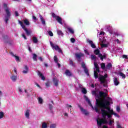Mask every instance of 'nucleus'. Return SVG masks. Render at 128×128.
<instances>
[{"instance_id": "72a5a7b5", "label": "nucleus", "mask_w": 128, "mask_h": 128, "mask_svg": "<svg viewBox=\"0 0 128 128\" xmlns=\"http://www.w3.org/2000/svg\"><path fill=\"white\" fill-rule=\"evenodd\" d=\"M94 76L95 78H98V73L96 71H94Z\"/></svg>"}, {"instance_id": "bb28decb", "label": "nucleus", "mask_w": 128, "mask_h": 128, "mask_svg": "<svg viewBox=\"0 0 128 128\" xmlns=\"http://www.w3.org/2000/svg\"><path fill=\"white\" fill-rule=\"evenodd\" d=\"M32 40L34 44H37L38 42V38H36V36L32 37Z\"/></svg>"}, {"instance_id": "c9c22d12", "label": "nucleus", "mask_w": 128, "mask_h": 128, "mask_svg": "<svg viewBox=\"0 0 128 128\" xmlns=\"http://www.w3.org/2000/svg\"><path fill=\"white\" fill-rule=\"evenodd\" d=\"M91 60H96V56L92 54Z\"/></svg>"}, {"instance_id": "39448f33", "label": "nucleus", "mask_w": 128, "mask_h": 128, "mask_svg": "<svg viewBox=\"0 0 128 128\" xmlns=\"http://www.w3.org/2000/svg\"><path fill=\"white\" fill-rule=\"evenodd\" d=\"M50 44L52 48L56 50H58V52L60 54H62V50L60 48V46H58V45L54 46V43H52V42H50Z\"/></svg>"}, {"instance_id": "864d4df0", "label": "nucleus", "mask_w": 128, "mask_h": 128, "mask_svg": "<svg viewBox=\"0 0 128 128\" xmlns=\"http://www.w3.org/2000/svg\"><path fill=\"white\" fill-rule=\"evenodd\" d=\"M113 114L115 116H117V118H120V115L118 114L116 112L113 113Z\"/></svg>"}, {"instance_id": "13d9d810", "label": "nucleus", "mask_w": 128, "mask_h": 128, "mask_svg": "<svg viewBox=\"0 0 128 128\" xmlns=\"http://www.w3.org/2000/svg\"><path fill=\"white\" fill-rule=\"evenodd\" d=\"M92 94H94L95 96H96V91H92Z\"/></svg>"}, {"instance_id": "0e129e2a", "label": "nucleus", "mask_w": 128, "mask_h": 128, "mask_svg": "<svg viewBox=\"0 0 128 128\" xmlns=\"http://www.w3.org/2000/svg\"><path fill=\"white\" fill-rule=\"evenodd\" d=\"M66 108H72V106L71 105H68V104H66Z\"/></svg>"}, {"instance_id": "20e7f679", "label": "nucleus", "mask_w": 128, "mask_h": 128, "mask_svg": "<svg viewBox=\"0 0 128 128\" xmlns=\"http://www.w3.org/2000/svg\"><path fill=\"white\" fill-rule=\"evenodd\" d=\"M18 23L21 26L22 28H23V30L26 32V36H30V34H32V32H30V30H28V28H26V26L24 24V22H22L20 20H18Z\"/></svg>"}, {"instance_id": "774afa93", "label": "nucleus", "mask_w": 128, "mask_h": 128, "mask_svg": "<svg viewBox=\"0 0 128 128\" xmlns=\"http://www.w3.org/2000/svg\"><path fill=\"white\" fill-rule=\"evenodd\" d=\"M103 128H108V126H106V125H104L103 126Z\"/></svg>"}, {"instance_id": "4c0bfd02", "label": "nucleus", "mask_w": 128, "mask_h": 128, "mask_svg": "<svg viewBox=\"0 0 128 128\" xmlns=\"http://www.w3.org/2000/svg\"><path fill=\"white\" fill-rule=\"evenodd\" d=\"M38 101L39 104H42L43 100H42V98L39 97L38 98Z\"/></svg>"}, {"instance_id": "9b49d317", "label": "nucleus", "mask_w": 128, "mask_h": 128, "mask_svg": "<svg viewBox=\"0 0 128 128\" xmlns=\"http://www.w3.org/2000/svg\"><path fill=\"white\" fill-rule=\"evenodd\" d=\"M75 56L77 58H78V61L80 62V58L84 56V54L80 53V54H75Z\"/></svg>"}, {"instance_id": "a18cd8bd", "label": "nucleus", "mask_w": 128, "mask_h": 128, "mask_svg": "<svg viewBox=\"0 0 128 128\" xmlns=\"http://www.w3.org/2000/svg\"><path fill=\"white\" fill-rule=\"evenodd\" d=\"M52 18H56V17L58 16L56 15V14L54 13H52Z\"/></svg>"}, {"instance_id": "9d476101", "label": "nucleus", "mask_w": 128, "mask_h": 128, "mask_svg": "<svg viewBox=\"0 0 128 128\" xmlns=\"http://www.w3.org/2000/svg\"><path fill=\"white\" fill-rule=\"evenodd\" d=\"M84 98L85 99V100H86V102H88L89 106H90L91 108L94 107V106L92 104V102H90V99H88V96H84Z\"/></svg>"}, {"instance_id": "7ed1b4c3", "label": "nucleus", "mask_w": 128, "mask_h": 128, "mask_svg": "<svg viewBox=\"0 0 128 128\" xmlns=\"http://www.w3.org/2000/svg\"><path fill=\"white\" fill-rule=\"evenodd\" d=\"M4 10L6 14V16H5V22L6 24H8V20H10V16L12 14H10V8H8V4H4Z\"/></svg>"}, {"instance_id": "b1692460", "label": "nucleus", "mask_w": 128, "mask_h": 128, "mask_svg": "<svg viewBox=\"0 0 128 128\" xmlns=\"http://www.w3.org/2000/svg\"><path fill=\"white\" fill-rule=\"evenodd\" d=\"M25 116H26V118H30V110H26V112L25 113Z\"/></svg>"}, {"instance_id": "f257e3e1", "label": "nucleus", "mask_w": 128, "mask_h": 128, "mask_svg": "<svg viewBox=\"0 0 128 128\" xmlns=\"http://www.w3.org/2000/svg\"><path fill=\"white\" fill-rule=\"evenodd\" d=\"M108 96L106 93L100 91L99 92V96L97 95V98H96V106H95V111L96 112H100L99 108L101 110H106L107 112H109L110 110V107H109L110 106V102L108 100L106 99L102 100L100 98H106Z\"/></svg>"}, {"instance_id": "c85d7f7f", "label": "nucleus", "mask_w": 128, "mask_h": 128, "mask_svg": "<svg viewBox=\"0 0 128 128\" xmlns=\"http://www.w3.org/2000/svg\"><path fill=\"white\" fill-rule=\"evenodd\" d=\"M100 51L98 49H96L95 50H94V54L96 56H98V54L100 56Z\"/></svg>"}, {"instance_id": "4be33fe9", "label": "nucleus", "mask_w": 128, "mask_h": 128, "mask_svg": "<svg viewBox=\"0 0 128 128\" xmlns=\"http://www.w3.org/2000/svg\"><path fill=\"white\" fill-rule=\"evenodd\" d=\"M70 64L73 68H76V64L74 63V61L72 60H70Z\"/></svg>"}, {"instance_id": "4d7b16f0", "label": "nucleus", "mask_w": 128, "mask_h": 128, "mask_svg": "<svg viewBox=\"0 0 128 128\" xmlns=\"http://www.w3.org/2000/svg\"><path fill=\"white\" fill-rule=\"evenodd\" d=\"M116 110L117 112H120V106H118L116 108Z\"/></svg>"}, {"instance_id": "052dcab7", "label": "nucleus", "mask_w": 128, "mask_h": 128, "mask_svg": "<svg viewBox=\"0 0 128 128\" xmlns=\"http://www.w3.org/2000/svg\"><path fill=\"white\" fill-rule=\"evenodd\" d=\"M109 126H112V120H110L108 123Z\"/></svg>"}, {"instance_id": "473e14b6", "label": "nucleus", "mask_w": 128, "mask_h": 128, "mask_svg": "<svg viewBox=\"0 0 128 128\" xmlns=\"http://www.w3.org/2000/svg\"><path fill=\"white\" fill-rule=\"evenodd\" d=\"M100 66H101V68H102V70H106V64L104 63H102L100 64Z\"/></svg>"}, {"instance_id": "58836bf2", "label": "nucleus", "mask_w": 128, "mask_h": 128, "mask_svg": "<svg viewBox=\"0 0 128 128\" xmlns=\"http://www.w3.org/2000/svg\"><path fill=\"white\" fill-rule=\"evenodd\" d=\"M4 114L3 112H0V120L1 118H4Z\"/></svg>"}, {"instance_id": "423d86ee", "label": "nucleus", "mask_w": 128, "mask_h": 128, "mask_svg": "<svg viewBox=\"0 0 128 128\" xmlns=\"http://www.w3.org/2000/svg\"><path fill=\"white\" fill-rule=\"evenodd\" d=\"M106 78H108V74H105L104 76H101L98 78V80L100 84H104L106 82Z\"/></svg>"}, {"instance_id": "6e6552de", "label": "nucleus", "mask_w": 128, "mask_h": 128, "mask_svg": "<svg viewBox=\"0 0 128 128\" xmlns=\"http://www.w3.org/2000/svg\"><path fill=\"white\" fill-rule=\"evenodd\" d=\"M78 107L80 108L81 112H83V114H85V116H88V112L86 110L84 109V108L82 107L80 105L78 104Z\"/></svg>"}, {"instance_id": "8fccbe9b", "label": "nucleus", "mask_w": 128, "mask_h": 128, "mask_svg": "<svg viewBox=\"0 0 128 128\" xmlns=\"http://www.w3.org/2000/svg\"><path fill=\"white\" fill-rule=\"evenodd\" d=\"M112 116V114H107L106 116H108V118H110Z\"/></svg>"}, {"instance_id": "1a4fd4ad", "label": "nucleus", "mask_w": 128, "mask_h": 128, "mask_svg": "<svg viewBox=\"0 0 128 128\" xmlns=\"http://www.w3.org/2000/svg\"><path fill=\"white\" fill-rule=\"evenodd\" d=\"M84 98L85 99V100H86V102H88L89 106H90L91 108L94 107V106L92 104V102H90V99H88V96H84Z\"/></svg>"}, {"instance_id": "2f4dec72", "label": "nucleus", "mask_w": 128, "mask_h": 128, "mask_svg": "<svg viewBox=\"0 0 128 128\" xmlns=\"http://www.w3.org/2000/svg\"><path fill=\"white\" fill-rule=\"evenodd\" d=\"M82 94H86V92H88V91H86V88H82Z\"/></svg>"}, {"instance_id": "2eb2a0df", "label": "nucleus", "mask_w": 128, "mask_h": 128, "mask_svg": "<svg viewBox=\"0 0 128 128\" xmlns=\"http://www.w3.org/2000/svg\"><path fill=\"white\" fill-rule=\"evenodd\" d=\"M114 83L115 86H118L120 84V82L118 80L117 78H115L114 79Z\"/></svg>"}, {"instance_id": "aec40b11", "label": "nucleus", "mask_w": 128, "mask_h": 128, "mask_svg": "<svg viewBox=\"0 0 128 128\" xmlns=\"http://www.w3.org/2000/svg\"><path fill=\"white\" fill-rule=\"evenodd\" d=\"M40 20L42 22V24H46V20H44V17L42 15L39 16Z\"/></svg>"}, {"instance_id": "ddd939ff", "label": "nucleus", "mask_w": 128, "mask_h": 128, "mask_svg": "<svg viewBox=\"0 0 128 128\" xmlns=\"http://www.w3.org/2000/svg\"><path fill=\"white\" fill-rule=\"evenodd\" d=\"M56 20L60 24H62V18L60 17V16H57Z\"/></svg>"}, {"instance_id": "7c9ffc66", "label": "nucleus", "mask_w": 128, "mask_h": 128, "mask_svg": "<svg viewBox=\"0 0 128 128\" xmlns=\"http://www.w3.org/2000/svg\"><path fill=\"white\" fill-rule=\"evenodd\" d=\"M119 76H122V78H126V74H124L122 72H120L119 73Z\"/></svg>"}, {"instance_id": "c03bdc74", "label": "nucleus", "mask_w": 128, "mask_h": 128, "mask_svg": "<svg viewBox=\"0 0 128 128\" xmlns=\"http://www.w3.org/2000/svg\"><path fill=\"white\" fill-rule=\"evenodd\" d=\"M46 88H50V82H47L45 83Z\"/></svg>"}, {"instance_id": "412c9836", "label": "nucleus", "mask_w": 128, "mask_h": 128, "mask_svg": "<svg viewBox=\"0 0 128 128\" xmlns=\"http://www.w3.org/2000/svg\"><path fill=\"white\" fill-rule=\"evenodd\" d=\"M112 66V63H108V64L106 65V70H110V68Z\"/></svg>"}, {"instance_id": "a878e982", "label": "nucleus", "mask_w": 128, "mask_h": 128, "mask_svg": "<svg viewBox=\"0 0 128 128\" xmlns=\"http://www.w3.org/2000/svg\"><path fill=\"white\" fill-rule=\"evenodd\" d=\"M11 80H12V82H16V80L18 79V76H12L10 77Z\"/></svg>"}, {"instance_id": "e2e57ef3", "label": "nucleus", "mask_w": 128, "mask_h": 128, "mask_svg": "<svg viewBox=\"0 0 128 128\" xmlns=\"http://www.w3.org/2000/svg\"><path fill=\"white\" fill-rule=\"evenodd\" d=\"M117 128H122V126H120V124H117Z\"/></svg>"}, {"instance_id": "f704fd0d", "label": "nucleus", "mask_w": 128, "mask_h": 128, "mask_svg": "<svg viewBox=\"0 0 128 128\" xmlns=\"http://www.w3.org/2000/svg\"><path fill=\"white\" fill-rule=\"evenodd\" d=\"M48 128V124L46 122H44L42 124V128Z\"/></svg>"}, {"instance_id": "cd10ccee", "label": "nucleus", "mask_w": 128, "mask_h": 128, "mask_svg": "<svg viewBox=\"0 0 128 128\" xmlns=\"http://www.w3.org/2000/svg\"><path fill=\"white\" fill-rule=\"evenodd\" d=\"M24 22L26 26H30V21L28 19L24 20Z\"/></svg>"}, {"instance_id": "393cba45", "label": "nucleus", "mask_w": 128, "mask_h": 128, "mask_svg": "<svg viewBox=\"0 0 128 128\" xmlns=\"http://www.w3.org/2000/svg\"><path fill=\"white\" fill-rule=\"evenodd\" d=\"M32 56H33L32 58H33L35 62H37L38 59L36 58H38V55H36V54H33Z\"/></svg>"}, {"instance_id": "5fc2aeb1", "label": "nucleus", "mask_w": 128, "mask_h": 128, "mask_svg": "<svg viewBox=\"0 0 128 128\" xmlns=\"http://www.w3.org/2000/svg\"><path fill=\"white\" fill-rule=\"evenodd\" d=\"M22 38H24V40H27L26 36L24 34H22Z\"/></svg>"}, {"instance_id": "69168bd1", "label": "nucleus", "mask_w": 128, "mask_h": 128, "mask_svg": "<svg viewBox=\"0 0 128 128\" xmlns=\"http://www.w3.org/2000/svg\"><path fill=\"white\" fill-rule=\"evenodd\" d=\"M38 60H40V62H43V60H42V57H39V58H38Z\"/></svg>"}, {"instance_id": "f03ea898", "label": "nucleus", "mask_w": 128, "mask_h": 128, "mask_svg": "<svg viewBox=\"0 0 128 128\" xmlns=\"http://www.w3.org/2000/svg\"><path fill=\"white\" fill-rule=\"evenodd\" d=\"M114 110H110L109 111H107L104 109H102L101 114H102L103 118H100L98 120H97V124L99 126H102V124H108V122L106 120V116H108V114H114Z\"/></svg>"}, {"instance_id": "37998d69", "label": "nucleus", "mask_w": 128, "mask_h": 128, "mask_svg": "<svg viewBox=\"0 0 128 128\" xmlns=\"http://www.w3.org/2000/svg\"><path fill=\"white\" fill-rule=\"evenodd\" d=\"M56 128V124H52L50 126V128Z\"/></svg>"}, {"instance_id": "f3484780", "label": "nucleus", "mask_w": 128, "mask_h": 128, "mask_svg": "<svg viewBox=\"0 0 128 128\" xmlns=\"http://www.w3.org/2000/svg\"><path fill=\"white\" fill-rule=\"evenodd\" d=\"M38 74L40 78H41L42 80H46V77H44V74H42L40 71H38Z\"/></svg>"}, {"instance_id": "5701e85b", "label": "nucleus", "mask_w": 128, "mask_h": 128, "mask_svg": "<svg viewBox=\"0 0 128 128\" xmlns=\"http://www.w3.org/2000/svg\"><path fill=\"white\" fill-rule=\"evenodd\" d=\"M65 74H66V76H72V73L70 72L68 70H66Z\"/></svg>"}, {"instance_id": "3c124183", "label": "nucleus", "mask_w": 128, "mask_h": 128, "mask_svg": "<svg viewBox=\"0 0 128 128\" xmlns=\"http://www.w3.org/2000/svg\"><path fill=\"white\" fill-rule=\"evenodd\" d=\"M14 14L16 16H20V14H18V11H15Z\"/></svg>"}, {"instance_id": "a19ab883", "label": "nucleus", "mask_w": 128, "mask_h": 128, "mask_svg": "<svg viewBox=\"0 0 128 128\" xmlns=\"http://www.w3.org/2000/svg\"><path fill=\"white\" fill-rule=\"evenodd\" d=\"M54 62L56 63H58V57L56 56H54Z\"/></svg>"}, {"instance_id": "6ab92c4d", "label": "nucleus", "mask_w": 128, "mask_h": 128, "mask_svg": "<svg viewBox=\"0 0 128 128\" xmlns=\"http://www.w3.org/2000/svg\"><path fill=\"white\" fill-rule=\"evenodd\" d=\"M98 56L101 60H104V58H106V55H102V54H99Z\"/></svg>"}, {"instance_id": "bf43d9fd", "label": "nucleus", "mask_w": 128, "mask_h": 128, "mask_svg": "<svg viewBox=\"0 0 128 128\" xmlns=\"http://www.w3.org/2000/svg\"><path fill=\"white\" fill-rule=\"evenodd\" d=\"M96 68V72H100V67H97Z\"/></svg>"}, {"instance_id": "e433bc0d", "label": "nucleus", "mask_w": 128, "mask_h": 128, "mask_svg": "<svg viewBox=\"0 0 128 128\" xmlns=\"http://www.w3.org/2000/svg\"><path fill=\"white\" fill-rule=\"evenodd\" d=\"M52 108L54 106H52V104H49V110L51 111V112H54V111H52Z\"/></svg>"}, {"instance_id": "49530a36", "label": "nucleus", "mask_w": 128, "mask_h": 128, "mask_svg": "<svg viewBox=\"0 0 128 128\" xmlns=\"http://www.w3.org/2000/svg\"><path fill=\"white\" fill-rule=\"evenodd\" d=\"M102 48H108V44H102Z\"/></svg>"}, {"instance_id": "dca6fc26", "label": "nucleus", "mask_w": 128, "mask_h": 128, "mask_svg": "<svg viewBox=\"0 0 128 128\" xmlns=\"http://www.w3.org/2000/svg\"><path fill=\"white\" fill-rule=\"evenodd\" d=\"M53 82L55 86H58V80H57L56 78H54Z\"/></svg>"}, {"instance_id": "09e8293b", "label": "nucleus", "mask_w": 128, "mask_h": 128, "mask_svg": "<svg viewBox=\"0 0 128 128\" xmlns=\"http://www.w3.org/2000/svg\"><path fill=\"white\" fill-rule=\"evenodd\" d=\"M94 66L96 68H98V63L94 62Z\"/></svg>"}, {"instance_id": "603ef678", "label": "nucleus", "mask_w": 128, "mask_h": 128, "mask_svg": "<svg viewBox=\"0 0 128 128\" xmlns=\"http://www.w3.org/2000/svg\"><path fill=\"white\" fill-rule=\"evenodd\" d=\"M4 40H8V36L7 35H5L3 36Z\"/></svg>"}, {"instance_id": "0eeeda50", "label": "nucleus", "mask_w": 128, "mask_h": 128, "mask_svg": "<svg viewBox=\"0 0 128 128\" xmlns=\"http://www.w3.org/2000/svg\"><path fill=\"white\" fill-rule=\"evenodd\" d=\"M82 68H84V72L87 76H90V73L88 72V70L86 68V64L84 62H82L81 64Z\"/></svg>"}, {"instance_id": "ea45409f", "label": "nucleus", "mask_w": 128, "mask_h": 128, "mask_svg": "<svg viewBox=\"0 0 128 128\" xmlns=\"http://www.w3.org/2000/svg\"><path fill=\"white\" fill-rule=\"evenodd\" d=\"M58 34H59V36H64V33H62V30H59L58 31Z\"/></svg>"}, {"instance_id": "680f3d73", "label": "nucleus", "mask_w": 128, "mask_h": 128, "mask_svg": "<svg viewBox=\"0 0 128 128\" xmlns=\"http://www.w3.org/2000/svg\"><path fill=\"white\" fill-rule=\"evenodd\" d=\"M104 34H105L104 32H101L99 34L100 36H102V34H103V36H104Z\"/></svg>"}, {"instance_id": "a211bd4d", "label": "nucleus", "mask_w": 128, "mask_h": 128, "mask_svg": "<svg viewBox=\"0 0 128 128\" xmlns=\"http://www.w3.org/2000/svg\"><path fill=\"white\" fill-rule=\"evenodd\" d=\"M11 54H12V56L15 58L16 62H20V57L18 56L14 55V54L12 52H11Z\"/></svg>"}, {"instance_id": "de8ad7c7", "label": "nucleus", "mask_w": 128, "mask_h": 128, "mask_svg": "<svg viewBox=\"0 0 128 128\" xmlns=\"http://www.w3.org/2000/svg\"><path fill=\"white\" fill-rule=\"evenodd\" d=\"M70 42H71L74 44V42H76V39H74V38H71Z\"/></svg>"}, {"instance_id": "4468645a", "label": "nucleus", "mask_w": 128, "mask_h": 128, "mask_svg": "<svg viewBox=\"0 0 128 128\" xmlns=\"http://www.w3.org/2000/svg\"><path fill=\"white\" fill-rule=\"evenodd\" d=\"M24 70H24L22 71L23 74H28V66H26V65L24 66Z\"/></svg>"}, {"instance_id": "338daca9", "label": "nucleus", "mask_w": 128, "mask_h": 128, "mask_svg": "<svg viewBox=\"0 0 128 128\" xmlns=\"http://www.w3.org/2000/svg\"><path fill=\"white\" fill-rule=\"evenodd\" d=\"M57 65L58 66V68H60V64L58 62H57Z\"/></svg>"}, {"instance_id": "f8f14e48", "label": "nucleus", "mask_w": 128, "mask_h": 128, "mask_svg": "<svg viewBox=\"0 0 128 128\" xmlns=\"http://www.w3.org/2000/svg\"><path fill=\"white\" fill-rule=\"evenodd\" d=\"M88 42L90 44L92 48H96V44H94V42H92V40H88Z\"/></svg>"}, {"instance_id": "79ce46f5", "label": "nucleus", "mask_w": 128, "mask_h": 128, "mask_svg": "<svg viewBox=\"0 0 128 128\" xmlns=\"http://www.w3.org/2000/svg\"><path fill=\"white\" fill-rule=\"evenodd\" d=\"M48 34H49V36H54V33H52V32L50 30L48 32Z\"/></svg>"}, {"instance_id": "6e6d98bb", "label": "nucleus", "mask_w": 128, "mask_h": 128, "mask_svg": "<svg viewBox=\"0 0 128 128\" xmlns=\"http://www.w3.org/2000/svg\"><path fill=\"white\" fill-rule=\"evenodd\" d=\"M122 58H126V60L128 58V56H127V55H126V54H124V55L122 56Z\"/></svg>"}, {"instance_id": "c756f323", "label": "nucleus", "mask_w": 128, "mask_h": 128, "mask_svg": "<svg viewBox=\"0 0 128 128\" xmlns=\"http://www.w3.org/2000/svg\"><path fill=\"white\" fill-rule=\"evenodd\" d=\"M67 30H68L69 32H70V34H74V30H72V28H67Z\"/></svg>"}]
</instances>
